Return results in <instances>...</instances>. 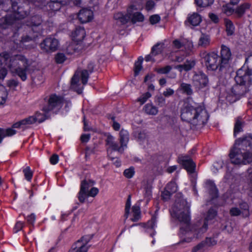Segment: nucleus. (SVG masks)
I'll use <instances>...</instances> for the list:
<instances>
[{"label": "nucleus", "instance_id": "1", "mask_svg": "<svg viewBox=\"0 0 252 252\" xmlns=\"http://www.w3.org/2000/svg\"><path fill=\"white\" fill-rule=\"evenodd\" d=\"M170 212L172 217L177 219L181 224L179 233L181 239L180 243H189L194 239L201 237L208 229V221L214 219L217 215L216 210L211 208L203 223L199 222L191 225L189 212L187 207H182L181 204L176 203Z\"/></svg>", "mask_w": 252, "mask_h": 252}, {"label": "nucleus", "instance_id": "2", "mask_svg": "<svg viewBox=\"0 0 252 252\" xmlns=\"http://www.w3.org/2000/svg\"><path fill=\"white\" fill-rule=\"evenodd\" d=\"M3 52L0 54V66H4L17 75L23 81L27 79L30 63L29 59L23 54H16L15 50Z\"/></svg>", "mask_w": 252, "mask_h": 252}, {"label": "nucleus", "instance_id": "3", "mask_svg": "<svg viewBox=\"0 0 252 252\" xmlns=\"http://www.w3.org/2000/svg\"><path fill=\"white\" fill-rule=\"evenodd\" d=\"M181 118L193 126H202L209 115L203 104L194 102H185L181 109Z\"/></svg>", "mask_w": 252, "mask_h": 252}, {"label": "nucleus", "instance_id": "4", "mask_svg": "<svg viewBox=\"0 0 252 252\" xmlns=\"http://www.w3.org/2000/svg\"><path fill=\"white\" fill-rule=\"evenodd\" d=\"M231 59V53L230 49L225 45L221 46L220 56L212 52L207 54L204 58L205 65L208 70L222 71L229 66Z\"/></svg>", "mask_w": 252, "mask_h": 252}, {"label": "nucleus", "instance_id": "5", "mask_svg": "<svg viewBox=\"0 0 252 252\" xmlns=\"http://www.w3.org/2000/svg\"><path fill=\"white\" fill-rule=\"evenodd\" d=\"M45 105L42 110L46 113L52 111L58 113L63 108V113H67L71 107L70 101L65 100L63 96L52 94L45 98Z\"/></svg>", "mask_w": 252, "mask_h": 252}, {"label": "nucleus", "instance_id": "6", "mask_svg": "<svg viewBox=\"0 0 252 252\" xmlns=\"http://www.w3.org/2000/svg\"><path fill=\"white\" fill-rule=\"evenodd\" d=\"M20 26H17V32H14L13 35V39L14 45L13 49L14 50H17L21 52L22 49L21 46L22 44L29 42L34 40L37 36V33L32 29L27 30L23 28L22 30H19Z\"/></svg>", "mask_w": 252, "mask_h": 252}, {"label": "nucleus", "instance_id": "7", "mask_svg": "<svg viewBox=\"0 0 252 252\" xmlns=\"http://www.w3.org/2000/svg\"><path fill=\"white\" fill-rule=\"evenodd\" d=\"M137 10V8L135 5H131L128 7L126 14L117 12L114 14V18L122 24L127 23L129 20H131L132 23L143 22L144 16L141 13L136 11Z\"/></svg>", "mask_w": 252, "mask_h": 252}, {"label": "nucleus", "instance_id": "8", "mask_svg": "<svg viewBox=\"0 0 252 252\" xmlns=\"http://www.w3.org/2000/svg\"><path fill=\"white\" fill-rule=\"evenodd\" d=\"M0 8L3 13L7 12L10 9L16 18L24 19L30 13L29 8L19 5L17 2L11 0H0Z\"/></svg>", "mask_w": 252, "mask_h": 252}, {"label": "nucleus", "instance_id": "9", "mask_svg": "<svg viewBox=\"0 0 252 252\" xmlns=\"http://www.w3.org/2000/svg\"><path fill=\"white\" fill-rule=\"evenodd\" d=\"M94 65V62H91L88 64V70L84 69L82 70L81 73L79 71H77L75 73L71 81V87L73 90L77 92L78 94H81L82 92L83 87L82 86H80V85L79 84V74H80L81 75V79L82 84L84 85H85L87 83L89 74L93 71Z\"/></svg>", "mask_w": 252, "mask_h": 252}, {"label": "nucleus", "instance_id": "10", "mask_svg": "<svg viewBox=\"0 0 252 252\" xmlns=\"http://www.w3.org/2000/svg\"><path fill=\"white\" fill-rule=\"evenodd\" d=\"M229 157L231 163L235 165L247 164L252 161V154L243 151L233 146L230 149Z\"/></svg>", "mask_w": 252, "mask_h": 252}, {"label": "nucleus", "instance_id": "11", "mask_svg": "<svg viewBox=\"0 0 252 252\" xmlns=\"http://www.w3.org/2000/svg\"><path fill=\"white\" fill-rule=\"evenodd\" d=\"M94 184V182L92 180H84L82 182L78 193V198L81 203H84L88 197H94L98 194V189L95 187H92Z\"/></svg>", "mask_w": 252, "mask_h": 252}, {"label": "nucleus", "instance_id": "12", "mask_svg": "<svg viewBox=\"0 0 252 252\" xmlns=\"http://www.w3.org/2000/svg\"><path fill=\"white\" fill-rule=\"evenodd\" d=\"M247 62V59L243 66L237 71L235 80L238 85L248 86L251 85L252 71L246 65Z\"/></svg>", "mask_w": 252, "mask_h": 252}, {"label": "nucleus", "instance_id": "13", "mask_svg": "<svg viewBox=\"0 0 252 252\" xmlns=\"http://www.w3.org/2000/svg\"><path fill=\"white\" fill-rule=\"evenodd\" d=\"M22 19H18L15 17L13 13L11 15L4 14L2 12H0V28L6 29L11 25H15L20 26L21 24L20 21Z\"/></svg>", "mask_w": 252, "mask_h": 252}, {"label": "nucleus", "instance_id": "14", "mask_svg": "<svg viewBox=\"0 0 252 252\" xmlns=\"http://www.w3.org/2000/svg\"><path fill=\"white\" fill-rule=\"evenodd\" d=\"M252 135L251 134L236 139L233 146L243 151L250 152L252 153Z\"/></svg>", "mask_w": 252, "mask_h": 252}, {"label": "nucleus", "instance_id": "15", "mask_svg": "<svg viewBox=\"0 0 252 252\" xmlns=\"http://www.w3.org/2000/svg\"><path fill=\"white\" fill-rule=\"evenodd\" d=\"M91 238L90 235L83 236L72 246L69 252H87L89 248L88 243Z\"/></svg>", "mask_w": 252, "mask_h": 252}, {"label": "nucleus", "instance_id": "16", "mask_svg": "<svg viewBox=\"0 0 252 252\" xmlns=\"http://www.w3.org/2000/svg\"><path fill=\"white\" fill-rule=\"evenodd\" d=\"M59 41L53 37L45 38L42 42L40 46L41 50L45 52H51L56 51L59 46Z\"/></svg>", "mask_w": 252, "mask_h": 252}, {"label": "nucleus", "instance_id": "17", "mask_svg": "<svg viewBox=\"0 0 252 252\" xmlns=\"http://www.w3.org/2000/svg\"><path fill=\"white\" fill-rule=\"evenodd\" d=\"M106 145L107 146L108 156L110 157L111 154V151H118L119 153H123V148L119 147L118 144L115 142L114 137L110 134L107 135L106 140Z\"/></svg>", "mask_w": 252, "mask_h": 252}, {"label": "nucleus", "instance_id": "18", "mask_svg": "<svg viewBox=\"0 0 252 252\" xmlns=\"http://www.w3.org/2000/svg\"><path fill=\"white\" fill-rule=\"evenodd\" d=\"M78 18L82 23L91 22L94 19V12L90 9L82 8L78 13Z\"/></svg>", "mask_w": 252, "mask_h": 252}, {"label": "nucleus", "instance_id": "19", "mask_svg": "<svg viewBox=\"0 0 252 252\" xmlns=\"http://www.w3.org/2000/svg\"><path fill=\"white\" fill-rule=\"evenodd\" d=\"M42 22L41 17L39 15H35L31 18V21H28L26 24H21V28H19V30H22L23 28L30 30L32 29L34 31V28L40 26Z\"/></svg>", "mask_w": 252, "mask_h": 252}, {"label": "nucleus", "instance_id": "20", "mask_svg": "<svg viewBox=\"0 0 252 252\" xmlns=\"http://www.w3.org/2000/svg\"><path fill=\"white\" fill-rule=\"evenodd\" d=\"M179 159L181 163L188 172L192 173L194 172L196 167L195 163L189 156H183Z\"/></svg>", "mask_w": 252, "mask_h": 252}, {"label": "nucleus", "instance_id": "21", "mask_svg": "<svg viewBox=\"0 0 252 252\" xmlns=\"http://www.w3.org/2000/svg\"><path fill=\"white\" fill-rule=\"evenodd\" d=\"M193 81L194 85L199 89L206 87L208 83V80L206 75L200 73L194 75Z\"/></svg>", "mask_w": 252, "mask_h": 252}, {"label": "nucleus", "instance_id": "22", "mask_svg": "<svg viewBox=\"0 0 252 252\" xmlns=\"http://www.w3.org/2000/svg\"><path fill=\"white\" fill-rule=\"evenodd\" d=\"M202 21L201 16L197 13L193 12L188 15L185 24L192 27L198 26Z\"/></svg>", "mask_w": 252, "mask_h": 252}, {"label": "nucleus", "instance_id": "23", "mask_svg": "<svg viewBox=\"0 0 252 252\" xmlns=\"http://www.w3.org/2000/svg\"><path fill=\"white\" fill-rule=\"evenodd\" d=\"M60 8L61 3L59 0H50V1L45 5V9L49 11L48 14L51 17L55 14V12L58 11Z\"/></svg>", "mask_w": 252, "mask_h": 252}, {"label": "nucleus", "instance_id": "24", "mask_svg": "<svg viewBox=\"0 0 252 252\" xmlns=\"http://www.w3.org/2000/svg\"><path fill=\"white\" fill-rule=\"evenodd\" d=\"M86 36L85 29L82 27H78L72 32L71 36L74 41L77 43L83 40Z\"/></svg>", "mask_w": 252, "mask_h": 252}, {"label": "nucleus", "instance_id": "25", "mask_svg": "<svg viewBox=\"0 0 252 252\" xmlns=\"http://www.w3.org/2000/svg\"><path fill=\"white\" fill-rule=\"evenodd\" d=\"M195 61L194 59H187L183 64L177 65L175 66V68L178 69L179 71H188L191 70L195 65Z\"/></svg>", "mask_w": 252, "mask_h": 252}, {"label": "nucleus", "instance_id": "26", "mask_svg": "<svg viewBox=\"0 0 252 252\" xmlns=\"http://www.w3.org/2000/svg\"><path fill=\"white\" fill-rule=\"evenodd\" d=\"M205 187L209 191L212 198L213 199L218 197V190L213 181L207 180L205 183Z\"/></svg>", "mask_w": 252, "mask_h": 252}, {"label": "nucleus", "instance_id": "27", "mask_svg": "<svg viewBox=\"0 0 252 252\" xmlns=\"http://www.w3.org/2000/svg\"><path fill=\"white\" fill-rule=\"evenodd\" d=\"M82 49V46L80 43L72 42L66 48V53L69 55L79 54Z\"/></svg>", "mask_w": 252, "mask_h": 252}, {"label": "nucleus", "instance_id": "28", "mask_svg": "<svg viewBox=\"0 0 252 252\" xmlns=\"http://www.w3.org/2000/svg\"><path fill=\"white\" fill-rule=\"evenodd\" d=\"M120 141L121 147L123 148V151L127 147V144L129 141V134L127 130L122 129L120 132Z\"/></svg>", "mask_w": 252, "mask_h": 252}, {"label": "nucleus", "instance_id": "29", "mask_svg": "<svg viewBox=\"0 0 252 252\" xmlns=\"http://www.w3.org/2000/svg\"><path fill=\"white\" fill-rule=\"evenodd\" d=\"M143 110L149 115H156L158 112V108L151 103L146 104L143 107Z\"/></svg>", "mask_w": 252, "mask_h": 252}, {"label": "nucleus", "instance_id": "30", "mask_svg": "<svg viewBox=\"0 0 252 252\" xmlns=\"http://www.w3.org/2000/svg\"><path fill=\"white\" fill-rule=\"evenodd\" d=\"M157 218L156 216H153L151 220L148 221L146 224L145 227L148 230V229H150L153 230V232L150 233V236L152 237H153L154 235L156 234V231L154 230V229L157 227Z\"/></svg>", "mask_w": 252, "mask_h": 252}, {"label": "nucleus", "instance_id": "31", "mask_svg": "<svg viewBox=\"0 0 252 252\" xmlns=\"http://www.w3.org/2000/svg\"><path fill=\"white\" fill-rule=\"evenodd\" d=\"M244 126V123L241 118H237L236 119L234 127V136L236 137L237 135L242 131V128Z\"/></svg>", "mask_w": 252, "mask_h": 252}, {"label": "nucleus", "instance_id": "32", "mask_svg": "<svg viewBox=\"0 0 252 252\" xmlns=\"http://www.w3.org/2000/svg\"><path fill=\"white\" fill-rule=\"evenodd\" d=\"M210 43V36L205 34H202L198 41V45L203 47H206L209 46Z\"/></svg>", "mask_w": 252, "mask_h": 252}, {"label": "nucleus", "instance_id": "33", "mask_svg": "<svg viewBox=\"0 0 252 252\" xmlns=\"http://www.w3.org/2000/svg\"><path fill=\"white\" fill-rule=\"evenodd\" d=\"M16 131L12 129L7 128L5 129L0 128V143L2 139L6 136H12L15 134Z\"/></svg>", "mask_w": 252, "mask_h": 252}, {"label": "nucleus", "instance_id": "34", "mask_svg": "<svg viewBox=\"0 0 252 252\" xmlns=\"http://www.w3.org/2000/svg\"><path fill=\"white\" fill-rule=\"evenodd\" d=\"M183 93L187 95H191L193 93L191 86L190 84L182 83L181 84L179 88Z\"/></svg>", "mask_w": 252, "mask_h": 252}, {"label": "nucleus", "instance_id": "35", "mask_svg": "<svg viewBox=\"0 0 252 252\" xmlns=\"http://www.w3.org/2000/svg\"><path fill=\"white\" fill-rule=\"evenodd\" d=\"M8 92L5 88L0 84V105H3L6 101Z\"/></svg>", "mask_w": 252, "mask_h": 252}, {"label": "nucleus", "instance_id": "36", "mask_svg": "<svg viewBox=\"0 0 252 252\" xmlns=\"http://www.w3.org/2000/svg\"><path fill=\"white\" fill-rule=\"evenodd\" d=\"M251 7V4L246 3L239 6L235 11V13L239 17L242 16L245 11Z\"/></svg>", "mask_w": 252, "mask_h": 252}, {"label": "nucleus", "instance_id": "37", "mask_svg": "<svg viewBox=\"0 0 252 252\" xmlns=\"http://www.w3.org/2000/svg\"><path fill=\"white\" fill-rule=\"evenodd\" d=\"M152 186L151 185L148 184L144 187V196L146 198L147 203L149 201L152 197Z\"/></svg>", "mask_w": 252, "mask_h": 252}, {"label": "nucleus", "instance_id": "38", "mask_svg": "<svg viewBox=\"0 0 252 252\" xmlns=\"http://www.w3.org/2000/svg\"><path fill=\"white\" fill-rule=\"evenodd\" d=\"M143 61V58L142 57H139L138 60L135 62L134 67V74L135 76L138 75L139 72L142 69V63Z\"/></svg>", "mask_w": 252, "mask_h": 252}, {"label": "nucleus", "instance_id": "39", "mask_svg": "<svg viewBox=\"0 0 252 252\" xmlns=\"http://www.w3.org/2000/svg\"><path fill=\"white\" fill-rule=\"evenodd\" d=\"M224 23L226 27V31L228 35H232L234 31V26L232 22L227 19L224 20Z\"/></svg>", "mask_w": 252, "mask_h": 252}, {"label": "nucleus", "instance_id": "40", "mask_svg": "<svg viewBox=\"0 0 252 252\" xmlns=\"http://www.w3.org/2000/svg\"><path fill=\"white\" fill-rule=\"evenodd\" d=\"M132 213L133 214V218L131 220L133 221L138 220L140 217V209L139 206L137 205H134L132 208Z\"/></svg>", "mask_w": 252, "mask_h": 252}, {"label": "nucleus", "instance_id": "41", "mask_svg": "<svg viewBox=\"0 0 252 252\" xmlns=\"http://www.w3.org/2000/svg\"><path fill=\"white\" fill-rule=\"evenodd\" d=\"M202 241L207 249H208L209 247H211L216 245L217 243V241L215 238L212 237H206V239Z\"/></svg>", "mask_w": 252, "mask_h": 252}, {"label": "nucleus", "instance_id": "42", "mask_svg": "<svg viewBox=\"0 0 252 252\" xmlns=\"http://www.w3.org/2000/svg\"><path fill=\"white\" fill-rule=\"evenodd\" d=\"M196 4L201 7L210 6L214 2V0H195Z\"/></svg>", "mask_w": 252, "mask_h": 252}, {"label": "nucleus", "instance_id": "43", "mask_svg": "<svg viewBox=\"0 0 252 252\" xmlns=\"http://www.w3.org/2000/svg\"><path fill=\"white\" fill-rule=\"evenodd\" d=\"M207 250L204 243L201 241L192 248L191 252H204Z\"/></svg>", "mask_w": 252, "mask_h": 252}, {"label": "nucleus", "instance_id": "44", "mask_svg": "<svg viewBox=\"0 0 252 252\" xmlns=\"http://www.w3.org/2000/svg\"><path fill=\"white\" fill-rule=\"evenodd\" d=\"M152 96V94L149 92H146L142 94L137 98V101L140 102V105L143 104L147 100Z\"/></svg>", "mask_w": 252, "mask_h": 252}, {"label": "nucleus", "instance_id": "45", "mask_svg": "<svg viewBox=\"0 0 252 252\" xmlns=\"http://www.w3.org/2000/svg\"><path fill=\"white\" fill-rule=\"evenodd\" d=\"M28 126V125L27 124V122H26L25 121V119H24L23 120H22L19 121L17 123L14 124L12 126V127L10 128L12 129L13 130H15L16 132V131L15 129H14V128H24ZM16 133V132L15 133V134Z\"/></svg>", "mask_w": 252, "mask_h": 252}, {"label": "nucleus", "instance_id": "46", "mask_svg": "<svg viewBox=\"0 0 252 252\" xmlns=\"http://www.w3.org/2000/svg\"><path fill=\"white\" fill-rule=\"evenodd\" d=\"M166 189L169 190L171 193H174L177 190V186L174 181L170 182L166 186Z\"/></svg>", "mask_w": 252, "mask_h": 252}, {"label": "nucleus", "instance_id": "47", "mask_svg": "<svg viewBox=\"0 0 252 252\" xmlns=\"http://www.w3.org/2000/svg\"><path fill=\"white\" fill-rule=\"evenodd\" d=\"M224 163L223 160H219L216 162H215L213 164V167L212 169V170L213 172L216 173L218 171V170L221 169Z\"/></svg>", "mask_w": 252, "mask_h": 252}, {"label": "nucleus", "instance_id": "48", "mask_svg": "<svg viewBox=\"0 0 252 252\" xmlns=\"http://www.w3.org/2000/svg\"><path fill=\"white\" fill-rule=\"evenodd\" d=\"M163 44L157 43L152 47L155 48L154 52L153 53L155 56L162 52L163 49Z\"/></svg>", "mask_w": 252, "mask_h": 252}, {"label": "nucleus", "instance_id": "49", "mask_svg": "<svg viewBox=\"0 0 252 252\" xmlns=\"http://www.w3.org/2000/svg\"><path fill=\"white\" fill-rule=\"evenodd\" d=\"M131 206V197L130 195H129L126 204L125 206V216L126 219H127L128 217V215L129 214V211L130 209Z\"/></svg>", "mask_w": 252, "mask_h": 252}, {"label": "nucleus", "instance_id": "50", "mask_svg": "<svg viewBox=\"0 0 252 252\" xmlns=\"http://www.w3.org/2000/svg\"><path fill=\"white\" fill-rule=\"evenodd\" d=\"M23 172L26 179L28 181H30L32 177V172L30 168L29 167H26L23 170Z\"/></svg>", "mask_w": 252, "mask_h": 252}, {"label": "nucleus", "instance_id": "51", "mask_svg": "<svg viewBox=\"0 0 252 252\" xmlns=\"http://www.w3.org/2000/svg\"><path fill=\"white\" fill-rule=\"evenodd\" d=\"M66 59V58L65 55L63 53H58L55 56V60L56 63H63Z\"/></svg>", "mask_w": 252, "mask_h": 252}, {"label": "nucleus", "instance_id": "52", "mask_svg": "<svg viewBox=\"0 0 252 252\" xmlns=\"http://www.w3.org/2000/svg\"><path fill=\"white\" fill-rule=\"evenodd\" d=\"M134 174V169L132 167L128 169H126L124 172V174L126 177L127 178H131L133 177Z\"/></svg>", "mask_w": 252, "mask_h": 252}, {"label": "nucleus", "instance_id": "53", "mask_svg": "<svg viewBox=\"0 0 252 252\" xmlns=\"http://www.w3.org/2000/svg\"><path fill=\"white\" fill-rule=\"evenodd\" d=\"M171 69V67L170 65H166L165 67L157 68L156 71L159 74H166L169 72Z\"/></svg>", "mask_w": 252, "mask_h": 252}, {"label": "nucleus", "instance_id": "54", "mask_svg": "<svg viewBox=\"0 0 252 252\" xmlns=\"http://www.w3.org/2000/svg\"><path fill=\"white\" fill-rule=\"evenodd\" d=\"M154 50H155V48H152L150 54L147 55L145 57V60L146 62H151V61H152V62L156 61V60L154 59L155 57H156V56L153 53L154 52Z\"/></svg>", "mask_w": 252, "mask_h": 252}, {"label": "nucleus", "instance_id": "55", "mask_svg": "<svg viewBox=\"0 0 252 252\" xmlns=\"http://www.w3.org/2000/svg\"><path fill=\"white\" fill-rule=\"evenodd\" d=\"M172 194L171 192L165 188L164 190L162 192L161 196L163 199L167 200L170 198Z\"/></svg>", "mask_w": 252, "mask_h": 252}, {"label": "nucleus", "instance_id": "56", "mask_svg": "<svg viewBox=\"0 0 252 252\" xmlns=\"http://www.w3.org/2000/svg\"><path fill=\"white\" fill-rule=\"evenodd\" d=\"M173 46L177 49H180L184 45V42L182 39H175L173 42Z\"/></svg>", "mask_w": 252, "mask_h": 252}, {"label": "nucleus", "instance_id": "57", "mask_svg": "<svg viewBox=\"0 0 252 252\" xmlns=\"http://www.w3.org/2000/svg\"><path fill=\"white\" fill-rule=\"evenodd\" d=\"M35 215L34 214H32L26 217L27 222L31 225H33L35 220Z\"/></svg>", "mask_w": 252, "mask_h": 252}, {"label": "nucleus", "instance_id": "58", "mask_svg": "<svg viewBox=\"0 0 252 252\" xmlns=\"http://www.w3.org/2000/svg\"><path fill=\"white\" fill-rule=\"evenodd\" d=\"M24 226V222L21 221H17L14 227V228H13V231L15 233H17L18 232V231H19L20 230H21L22 228L23 227V226Z\"/></svg>", "mask_w": 252, "mask_h": 252}, {"label": "nucleus", "instance_id": "59", "mask_svg": "<svg viewBox=\"0 0 252 252\" xmlns=\"http://www.w3.org/2000/svg\"><path fill=\"white\" fill-rule=\"evenodd\" d=\"M223 11L226 15H230L233 13L234 9L227 4L223 7Z\"/></svg>", "mask_w": 252, "mask_h": 252}, {"label": "nucleus", "instance_id": "60", "mask_svg": "<svg viewBox=\"0 0 252 252\" xmlns=\"http://www.w3.org/2000/svg\"><path fill=\"white\" fill-rule=\"evenodd\" d=\"M156 102L160 106H163L165 104L166 100L164 97L159 95L157 97Z\"/></svg>", "mask_w": 252, "mask_h": 252}, {"label": "nucleus", "instance_id": "61", "mask_svg": "<svg viewBox=\"0 0 252 252\" xmlns=\"http://www.w3.org/2000/svg\"><path fill=\"white\" fill-rule=\"evenodd\" d=\"M33 116V117L37 118L36 122H38V123H42L45 120V116L39 112H36Z\"/></svg>", "mask_w": 252, "mask_h": 252}, {"label": "nucleus", "instance_id": "62", "mask_svg": "<svg viewBox=\"0 0 252 252\" xmlns=\"http://www.w3.org/2000/svg\"><path fill=\"white\" fill-rule=\"evenodd\" d=\"M160 20V17L158 15H154L150 17V22L153 25L158 23Z\"/></svg>", "mask_w": 252, "mask_h": 252}, {"label": "nucleus", "instance_id": "63", "mask_svg": "<svg viewBox=\"0 0 252 252\" xmlns=\"http://www.w3.org/2000/svg\"><path fill=\"white\" fill-rule=\"evenodd\" d=\"M18 84V81L15 79H11L7 81V86L10 88H15Z\"/></svg>", "mask_w": 252, "mask_h": 252}, {"label": "nucleus", "instance_id": "64", "mask_svg": "<svg viewBox=\"0 0 252 252\" xmlns=\"http://www.w3.org/2000/svg\"><path fill=\"white\" fill-rule=\"evenodd\" d=\"M241 213V211L238 208L236 207L232 208L230 210V214L232 216H239L240 215Z\"/></svg>", "mask_w": 252, "mask_h": 252}]
</instances>
